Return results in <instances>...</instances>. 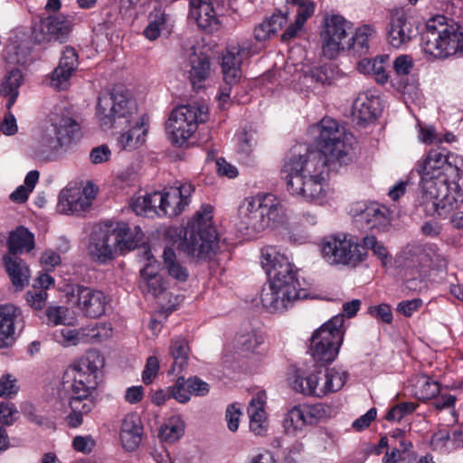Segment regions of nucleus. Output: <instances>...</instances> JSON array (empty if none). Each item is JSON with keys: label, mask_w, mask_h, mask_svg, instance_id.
<instances>
[{"label": "nucleus", "mask_w": 463, "mask_h": 463, "mask_svg": "<svg viewBox=\"0 0 463 463\" xmlns=\"http://www.w3.org/2000/svg\"><path fill=\"white\" fill-rule=\"evenodd\" d=\"M457 156L439 149H431L420 165V194L418 202L428 215L445 217L463 202L458 184L460 169Z\"/></svg>", "instance_id": "nucleus-1"}, {"label": "nucleus", "mask_w": 463, "mask_h": 463, "mask_svg": "<svg viewBox=\"0 0 463 463\" xmlns=\"http://www.w3.org/2000/svg\"><path fill=\"white\" fill-rule=\"evenodd\" d=\"M97 117L103 128H109L115 124L129 127L118 138L121 149L134 150L145 143L148 132V118L137 115V103L128 98L121 89L114 88L110 92L99 97Z\"/></svg>", "instance_id": "nucleus-2"}, {"label": "nucleus", "mask_w": 463, "mask_h": 463, "mask_svg": "<svg viewBox=\"0 0 463 463\" xmlns=\"http://www.w3.org/2000/svg\"><path fill=\"white\" fill-rule=\"evenodd\" d=\"M166 236L191 260H211L219 248L218 233L213 225V207L203 205L186 227L169 228Z\"/></svg>", "instance_id": "nucleus-3"}, {"label": "nucleus", "mask_w": 463, "mask_h": 463, "mask_svg": "<svg viewBox=\"0 0 463 463\" xmlns=\"http://www.w3.org/2000/svg\"><path fill=\"white\" fill-rule=\"evenodd\" d=\"M319 153H292L284 162L281 177L286 182L288 192L307 201H317L324 198L323 176L328 164L320 157Z\"/></svg>", "instance_id": "nucleus-4"}, {"label": "nucleus", "mask_w": 463, "mask_h": 463, "mask_svg": "<svg viewBox=\"0 0 463 463\" xmlns=\"http://www.w3.org/2000/svg\"><path fill=\"white\" fill-rule=\"evenodd\" d=\"M285 208L271 194L247 198L239 208L238 230L251 238L283 221Z\"/></svg>", "instance_id": "nucleus-5"}, {"label": "nucleus", "mask_w": 463, "mask_h": 463, "mask_svg": "<svg viewBox=\"0 0 463 463\" xmlns=\"http://www.w3.org/2000/svg\"><path fill=\"white\" fill-rule=\"evenodd\" d=\"M316 128L319 133L317 137L318 149L306 153H319V158L328 165L334 161L345 164L352 150V134L346 133L345 128L330 118L321 119Z\"/></svg>", "instance_id": "nucleus-6"}, {"label": "nucleus", "mask_w": 463, "mask_h": 463, "mask_svg": "<svg viewBox=\"0 0 463 463\" xmlns=\"http://www.w3.org/2000/svg\"><path fill=\"white\" fill-rule=\"evenodd\" d=\"M208 119V107L204 104H188L175 108L170 114L165 129L172 143L185 146L196 131L198 125Z\"/></svg>", "instance_id": "nucleus-7"}, {"label": "nucleus", "mask_w": 463, "mask_h": 463, "mask_svg": "<svg viewBox=\"0 0 463 463\" xmlns=\"http://www.w3.org/2000/svg\"><path fill=\"white\" fill-rule=\"evenodd\" d=\"M421 44L425 53L439 59L447 58L458 52V39L454 35V27L446 24V17L443 15L426 22L421 34Z\"/></svg>", "instance_id": "nucleus-8"}, {"label": "nucleus", "mask_w": 463, "mask_h": 463, "mask_svg": "<svg viewBox=\"0 0 463 463\" xmlns=\"http://www.w3.org/2000/svg\"><path fill=\"white\" fill-rule=\"evenodd\" d=\"M344 319L335 316L317 329L311 337L312 356L317 362H333L344 340Z\"/></svg>", "instance_id": "nucleus-9"}, {"label": "nucleus", "mask_w": 463, "mask_h": 463, "mask_svg": "<svg viewBox=\"0 0 463 463\" xmlns=\"http://www.w3.org/2000/svg\"><path fill=\"white\" fill-rule=\"evenodd\" d=\"M255 52L253 44L250 40H243L227 46L222 61L223 84L220 87L219 91L221 101L226 102L228 100L232 87L238 84L241 77V66L242 61Z\"/></svg>", "instance_id": "nucleus-10"}, {"label": "nucleus", "mask_w": 463, "mask_h": 463, "mask_svg": "<svg viewBox=\"0 0 463 463\" xmlns=\"http://www.w3.org/2000/svg\"><path fill=\"white\" fill-rule=\"evenodd\" d=\"M261 266L269 277V282L280 288L303 295L300 284L297 279V270L288 258L278 252L274 248L268 247L262 250Z\"/></svg>", "instance_id": "nucleus-11"}, {"label": "nucleus", "mask_w": 463, "mask_h": 463, "mask_svg": "<svg viewBox=\"0 0 463 463\" xmlns=\"http://www.w3.org/2000/svg\"><path fill=\"white\" fill-rule=\"evenodd\" d=\"M103 365V358L98 351H90L64 373L63 384L70 383L71 392H90L97 387V374Z\"/></svg>", "instance_id": "nucleus-12"}, {"label": "nucleus", "mask_w": 463, "mask_h": 463, "mask_svg": "<svg viewBox=\"0 0 463 463\" xmlns=\"http://www.w3.org/2000/svg\"><path fill=\"white\" fill-rule=\"evenodd\" d=\"M323 257L332 264L357 266L367 256L363 246L345 236H329L324 240L321 247Z\"/></svg>", "instance_id": "nucleus-13"}, {"label": "nucleus", "mask_w": 463, "mask_h": 463, "mask_svg": "<svg viewBox=\"0 0 463 463\" xmlns=\"http://www.w3.org/2000/svg\"><path fill=\"white\" fill-rule=\"evenodd\" d=\"M67 296L83 317L93 319L102 317L109 304L103 291L80 284L72 285Z\"/></svg>", "instance_id": "nucleus-14"}, {"label": "nucleus", "mask_w": 463, "mask_h": 463, "mask_svg": "<svg viewBox=\"0 0 463 463\" xmlns=\"http://www.w3.org/2000/svg\"><path fill=\"white\" fill-rule=\"evenodd\" d=\"M73 24L69 16L64 14H53L40 19L35 23L32 31V38L37 44H45L51 42L65 43Z\"/></svg>", "instance_id": "nucleus-15"}, {"label": "nucleus", "mask_w": 463, "mask_h": 463, "mask_svg": "<svg viewBox=\"0 0 463 463\" xmlns=\"http://www.w3.org/2000/svg\"><path fill=\"white\" fill-rule=\"evenodd\" d=\"M420 23L403 9H393L386 27L387 40L396 49L402 48L420 33Z\"/></svg>", "instance_id": "nucleus-16"}, {"label": "nucleus", "mask_w": 463, "mask_h": 463, "mask_svg": "<svg viewBox=\"0 0 463 463\" xmlns=\"http://www.w3.org/2000/svg\"><path fill=\"white\" fill-rule=\"evenodd\" d=\"M350 24L337 14L327 17L325 28L320 33L323 55L327 59L335 58L340 52L345 50Z\"/></svg>", "instance_id": "nucleus-17"}, {"label": "nucleus", "mask_w": 463, "mask_h": 463, "mask_svg": "<svg viewBox=\"0 0 463 463\" xmlns=\"http://www.w3.org/2000/svg\"><path fill=\"white\" fill-rule=\"evenodd\" d=\"M326 409L323 404L294 406L285 416L284 428L288 433L295 434L302 430L306 426H313L326 416Z\"/></svg>", "instance_id": "nucleus-18"}, {"label": "nucleus", "mask_w": 463, "mask_h": 463, "mask_svg": "<svg viewBox=\"0 0 463 463\" xmlns=\"http://www.w3.org/2000/svg\"><path fill=\"white\" fill-rule=\"evenodd\" d=\"M52 127L55 137H43V142L50 150H57L71 146L80 137V126L70 117L52 118Z\"/></svg>", "instance_id": "nucleus-19"}, {"label": "nucleus", "mask_w": 463, "mask_h": 463, "mask_svg": "<svg viewBox=\"0 0 463 463\" xmlns=\"http://www.w3.org/2000/svg\"><path fill=\"white\" fill-rule=\"evenodd\" d=\"M306 296L299 295L288 289L280 288L269 282L267 288H263L260 293V300L263 307L269 313H278L285 311L295 300L300 299Z\"/></svg>", "instance_id": "nucleus-20"}, {"label": "nucleus", "mask_w": 463, "mask_h": 463, "mask_svg": "<svg viewBox=\"0 0 463 463\" xmlns=\"http://www.w3.org/2000/svg\"><path fill=\"white\" fill-rule=\"evenodd\" d=\"M117 235L111 234L110 227L99 230L91 235L89 254L95 261L105 263L114 258L117 250Z\"/></svg>", "instance_id": "nucleus-21"}, {"label": "nucleus", "mask_w": 463, "mask_h": 463, "mask_svg": "<svg viewBox=\"0 0 463 463\" xmlns=\"http://www.w3.org/2000/svg\"><path fill=\"white\" fill-rule=\"evenodd\" d=\"M79 66L78 53L71 46H66L61 52L58 66L51 76V85L61 90H66L70 80Z\"/></svg>", "instance_id": "nucleus-22"}, {"label": "nucleus", "mask_w": 463, "mask_h": 463, "mask_svg": "<svg viewBox=\"0 0 463 463\" xmlns=\"http://www.w3.org/2000/svg\"><path fill=\"white\" fill-rule=\"evenodd\" d=\"M96 406L90 392L73 393L69 399L70 412L64 420L69 428H78L83 423L84 416L88 415Z\"/></svg>", "instance_id": "nucleus-23"}, {"label": "nucleus", "mask_w": 463, "mask_h": 463, "mask_svg": "<svg viewBox=\"0 0 463 463\" xmlns=\"http://www.w3.org/2000/svg\"><path fill=\"white\" fill-rule=\"evenodd\" d=\"M381 112L380 99L371 91L359 93L353 105V116L358 124L376 119Z\"/></svg>", "instance_id": "nucleus-24"}, {"label": "nucleus", "mask_w": 463, "mask_h": 463, "mask_svg": "<svg viewBox=\"0 0 463 463\" xmlns=\"http://www.w3.org/2000/svg\"><path fill=\"white\" fill-rule=\"evenodd\" d=\"M143 425L140 416L132 412L127 414L121 422L119 438L123 448L128 451L136 450L141 443Z\"/></svg>", "instance_id": "nucleus-25"}, {"label": "nucleus", "mask_w": 463, "mask_h": 463, "mask_svg": "<svg viewBox=\"0 0 463 463\" xmlns=\"http://www.w3.org/2000/svg\"><path fill=\"white\" fill-rule=\"evenodd\" d=\"M354 217L356 223L366 230H380L389 222L388 209L377 203H370Z\"/></svg>", "instance_id": "nucleus-26"}, {"label": "nucleus", "mask_w": 463, "mask_h": 463, "mask_svg": "<svg viewBox=\"0 0 463 463\" xmlns=\"http://www.w3.org/2000/svg\"><path fill=\"white\" fill-rule=\"evenodd\" d=\"M189 16L205 31L213 32L218 29L219 20L212 0H190Z\"/></svg>", "instance_id": "nucleus-27"}, {"label": "nucleus", "mask_w": 463, "mask_h": 463, "mask_svg": "<svg viewBox=\"0 0 463 463\" xmlns=\"http://www.w3.org/2000/svg\"><path fill=\"white\" fill-rule=\"evenodd\" d=\"M21 316L12 304L0 305V348L10 346L14 340V324Z\"/></svg>", "instance_id": "nucleus-28"}, {"label": "nucleus", "mask_w": 463, "mask_h": 463, "mask_svg": "<svg viewBox=\"0 0 463 463\" xmlns=\"http://www.w3.org/2000/svg\"><path fill=\"white\" fill-rule=\"evenodd\" d=\"M5 269L16 290L24 289L29 284L30 270L26 263L17 256L4 255Z\"/></svg>", "instance_id": "nucleus-29"}, {"label": "nucleus", "mask_w": 463, "mask_h": 463, "mask_svg": "<svg viewBox=\"0 0 463 463\" xmlns=\"http://www.w3.org/2000/svg\"><path fill=\"white\" fill-rule=\"evenodd\" d=\"M188 79L194 90L204 87V81L211 74V64L207 55L193 52L189 57Z\"/></svg>", "instance_id": "nucleus-30"}, {"label": "nucleus", "mask_w": 463, "mask_h": 463, "mask_svg": "<svg viewBox=\"0 0 463 463\" xmlns=\"http://www.w3.org/2000/svg\"><path fill=\"white\" fill-rule=\"evenodd\" d=\"M265 404L266 392L261 391L258 392L251 399L247 409L250 417V429L256 435H263L267 430Z\"/></svg>", "instance_id": "nucleus-31"}, {"label": "nucleus", "mask_w": 463, "mask_h": 463, "mask_svg": "<svg viewBox=\"0 0 463 463\" xmlns=\"http://www.w3.org/2000/svg\"><path fill=\"white\" fill-rule=\"evenodd\" d=\"M89 199L80 196V189H65L60 193L58 209L66 214H80L90 209Z\"/></svg>", "instance_id": "nucleus-32"}, {"label": "nucleus", "mask_w": 463, "mask_h": 463, "mask_svg": "<svg viewBox=\"0 0 463 463\" xmlns=\"http://www.w3.org/2000/svg\"><path fill=\"white\" fill-rule=\"evenodd\" d=\"M110 231L113 236L118 237L117 250L121 253L136 249L143 239V233L138 227H135L132 231L126 222L117 223L115 227H110Z\"/></svg>", "instance_id": "nucleus-33"}, {"label": "nucleus", "mask_w": 463, "mask_h": 463, "mask_svg": "<svg viewBox=\"0 0 463 463\" xmlns=\"http://www.w3.org/2000/svg\"><path fill=\"white\" fill-rule=\"evenodd\" d=\"M7 255L16 256L24 251H31L34 248V236L24 226L18 227L10 232L8 241Z\"/></svg>", "instance_id": "nucleus-34"}, {"label": "nucleus", "mask_w": 463, "mask_h": 463, "mask_svg": "<svg viewBox=\"0 0 463 463\" xmlns=\"http://www.w3.org/2000/svg\"><path fill=\"white\" fill-rule=\"evenodd\" d=\"M169 352L174 360L169 373H179L187 366L190 354L187 340L182 336L173 338L169 346Z\"/></svg>", "instance_id": "nucleus-35"}, {"label": "nucleus", "mask_w": 463, "mask_h": 463, "mask_svg": "<svg viewBox=\"0 0 463 463\" xmlns=\"http://www.w3.org/2000/svg\"><path fill=\"white\" fill-rule=\"evenodd\" d=\"M388 60V55L376 56L373 60L364 58L358 62L357 68L364 74L373 75L379 84H384L389 79L385 71V63Z\"/></svg>", "instance_id": "nucleus-36"}, {"label": "nucleus", "mask_w": 463, "mask_h": 463, "mask_svg": "<svg viewBox=\"0 0 463 463\" xmlns=\"http://www.w3.org/2000/svg\"><path fill=\"white\" fill-rule=\"evenodd\" d=\"M90 332L92 334L87 332L85 328L78 330L62 328L54 333V339L62 345H76L80 343H90L92 338L97 336L98 334L94 329H91Z\"/></svg>", "instance_id": "nucleus-37"}, {"label": "nucleus", "mask_w": 463, "mask_h": 463, "mask_svg": "<svg viewBox=\"0 0 463 463\" xmlns=\"http://www.w3.org/2000/svg\"><path fill=\"white\" fill-rule=\"evenodd\" d=\"M23 81V74L19 69L11 70L4 78L0 86V95L8 98L7 108L10 109L15 102L19 87Z\"/></svg>", "instance_id": "nucleus-38"}, {"label": "nucleus", "mask_w": 463, "mask_h": 463, "mask_svg": "<svg viewBox=\"0 0 463 463\" xmlns=\"http://www.w3.org/2000/svg\"><path fill=\"white\" fill-rule=\"evenodd\" d=\"M373 29L371 25H364L356 30L345 43V50L352 54L362 56L369 51V37L373 34Z\"/></svg>", "instance_id": "nucleus-39"}, {"label": "nucleus", "mask_w": 463, "mask_h": 463, "mask_svg": "<svg viewBox=\"0 0 463 463\" xmlns=\"http://www.w3.org/2000/svg\"><path fill=\"white\" fill-rule=\"evenodd\" d=\"M163 269L173 279L184 282L189 277L188 269L177 260L172 248H165L163 252Z\"/></svg>", "instance_id": "nucleus-40"}, {"label": "nucleus", "mask_w": 463, "mask_h": 463, "mask_svg": "<svg viewBox=\"0 0 463 463\" xmlns=\"http://www.w3.org/2000/svg\"><path fill=\"white\" fill-rule=\"evenodd\" d=\"M161 193L154 192L146 195L137 197L132 203V209L137 215L153 217L160 215L158 212V202H161Z\"/></svg>", "instance_id": "nucleus-41"}, {"label": "nucleus", "mask_w": 463, "mask_h": 463, "mask_svg": "<svg viewBox=\"0 0 463 463\" xmlns=\"http://www.w3.org/2000/svg\"><path fill=\"white\" fill-rule=\"evenodd\" d=\"M176 193L177 189L172 188L165 193H161L162 200L158 202V212L160 214L174 217L184 211L185 206Z\"/></svg>", "instance_id": "nucleus-42"}, {"label": "nucleus", "mask_w": 463, "mask_h": 463, "mask_svg": "<svg viewBox=\"0 0 463 463\" xmlns=\"http://www.w3.org/2000/svg\"><path fill=\"white\" fill-rule=\"evenodd\" d=\"M347 373H340L335 369H326L324 373V382L320 385L318 397H323L328 393L339 391L346 382Z\"/></svg>", "instance_id": "nucleus-43"}, {"label": "nucleus", "mask_w": 463, "mask_h": 463, "mask_svg": "<svg viewBox=\"0 0 463 463\" xmlns=\"http://www.w3.org/2000/svg\"><path fill=\"white\" fill-rule=\"evenodd\" d=\"M439 392V383L427 375L420 376L414 384V395L420 401L436 398Z\"/></svg>", "instance_id": "nucleus-44"}, {"label": "nucleus", "mask_w": 463, "mask_h": 463, "mask_svg": "<svg viewBox=\"0 0 463 463\" xmlns=\"http://www.w3.org/2000/svg\"><path fill=\"white\" fill-rule=\"evenodd\" d=\"M319 380V375L314 373L309 374L307 377L296 375L295 379L291 383V386L298 392L318 397V391L320 388Z\"/></svg>", "instance_id": "nucleus-45"}, {"label": "nucleus", "mask_w": 463, "mask_h": 463, "mask_svg": "<svg viewBox=\"0 0 463 463\" xmlns=\"http://www.w3.org/2000/svg\"><path fill=\"white\" fill-rule=\"evenodd\" d=\"M141 277L145 279L141 285L144 292L150 293L154 297L159 296L165 290L163 279L160 276L149 271V265L140 270Z\"/></svg>", "instance_id": "nucleus-46"}, {"label": "nucleus", "mask_w": 463, "mask_h": 463, "mask_svg": "<svg viewBox=\"0 0 463 463\" xmlns=\"http://www.w3.org/2000/svg\"><path fill=\"white\" fill-rule=\"evenodd\" d=\"M263 342V335L255 330L240 333L235 338L236 346L241 352H255Z\"/></svg>", "instance_id": "nucleus-47"}, {"label": "nucleus", "mask_w": 463, "mask_h": 463, "mask_svg": "<svg viewBox=\"0 0 463 463\" xmlns=\"http://www.w3.org/2000/svg\"><path fill=\"white\" fill-rule=\"evenodd\" d=\"M363 248L366 251V249L372 250L373 254L378 257L382 261L383 266H386L391 260V256L388 253L387 249L384 245L378 241L374 236H365L363 239Z\"/></svg>", "instance_id": "nucleus-48"}, {"label": "nucleus", "mask_w": 463, "mask_h": 463, "mask_svg": "<svg viewBox=\"0 0 463 463\" xmlns=\"http://www.w3.org/2000/svg\"><path fill=\"white\" fill-rule=\"evenodd\" d=\"M184 434L183 423L178 419H170L160 429V436L168 442L177 440Z\"/></svg>", "instance_id": "nucleus-49"}, {"label": "nucleus", "mask_w": 463, "mask_h": 463, "mask_svg": "<svg viewBox=\"0 0 463 463\" xmlns=\"http://www.w3.org/2000/svg\"><path fill=\"white\" fill-rule=\"evenodd\" d=\"M47 324L66 325L69 321V308L64 306H50L46 309Z\"/></svg>", "instance_id": "nucleus-50"}, {"label": "nucleus", "mask_w": 463, "mask_h": 463, "mask_svg": "<svg viewBox=\"0 0 463 463\" xmlns=\"http://www.w3.org/2000/svg\"><path fill=\"white\" fill-rule=\"evenodd\" d=\"M416 407L413 402H401L388 411L385 419L389 421H400L406 415L411 414Z\"/></svg>", "instance_id": "nucleus-51"}, {"label": "nucleus", "mask_w": 463, "mask_h": 463, "mask_svg": "<svg viewBox=\"0 0 463 463\" xmlns=\"http://www.w3.org/2000/svg\"><path fill=\"white\" fill-rule=\"evenodd\" d=\"M26 301L34 310H42L47 301L48 294L46 290L33 288L25 294Z\"/></svg>", "instance_id": "nucleus-52"}, {"label": "nucleus", "mask_w": 463, "mask_h": 463, "mask_svg": "<svg viewBox=\"0 0 463 463\" xmlns=\"http://www.w3.org/2000/svg\"><path fill=\"white\" fill-rule=\"evenodd\" d=\"M169 389L172 398L175 399L179 402L185 403L190 401L191 395L188 392V389L186 388L184 377H179L175 384L172 387H169Z\"/></svg>", "instance_id": "nucleus-53"}, {"label": "nucleus", "mask_w": 463, "mask_h": 463, "mask_svg": "<svg viewBox=\"0 0 463 463\" xmlns=\"http://www.w3.org/2000/svg\"><path fill=\"white\" fill-rule=\"evenodd\" d=\"M185 384L190 395L204 396L209 392V384L197 376L185 380Z\"/></svg>", "instance_id": "nucleus-54"}, {"label": "nucleus", "mask_w": 463, "mask_h": 463, "mask_svg": "<svg viewBox=\"0 0 463 463\" xmlns=\"http://www.w3.org/2000/svg\"><path fill=\"white\" fill-rule=\"evenodd\" d=\"M159 371V361L156 356H149L146 360L145 369L142 373V381L146 385L150 384L157 376Z\"/></svg>", "instance_id": "nucleus-55"}, {"label": "nucleus", "mask_w": 463, "mask_h": 463, "mask_svg": "<svg viewBox=\"0 0 463 463\" xmlns=\"http://www.w3.org/2000/svg\"><path fill=\"white\" fill-rule=\"evenodd\" d=\"M292 5L298 7L296 20L303 24L314 14L316 8L314 2L310 0H302L298 4H292Z\"/></svg>", "instance_id": "nucleus-56"}, {"label": "nucleus", "mask_w": 463, "mask_h": 463, "mask_svg": "<svg viewBox=\"0 0 463 463\" xmlns=\"http://www.w3.org/2000/svg\"><path fill=\"white\" fill-rule=\"evenodd\" d=\"M73 449L84 454L90 453L96 446V441L90 436H76L72 441Z\"/></svg>", "instance_id": "nucleus-57"}, {"label": "nucleus", "mask_w": 463, "mask_h": 463, "mask_svg": "<svg viewBox=\"0 0 463 463\" xmlns=\"http://www.w3.org/2000/svg\"><path fill=\"white\" fill-rule=\"evenodd\" d=\"M413 68V61L409 55H400L393 62V69L397 75L405 76L410 74Z\"/></svg>", "instance_id": "nucleus-58"}, {"label": "nucleus", "mask_w": 463, "mask_h": 463, "mask_svg": "<svg viewBox=\"0 0 463 463\" xmlns=\"http://www.w3.org/2000/svg\"><path fill=\"white\" fill-rule=\"evenodd\" d=\"M369 314L374 318L380 319L387 324H390L392 321L391 307L386 304H381L376 307H370Z\"/></svg>", "instance_id": "nucleus-59"}, {"label": "nucleus", "mask_w": 463, "mask_h": 463, "mask_svg": "<svg viewBox=\"0 0 463 463\" xmlns=\"http://www.w3.org/2000/svg\"><path fill=\"white\" fill-rule=\"evenodd\" d=\"M111 151L106 145H101L91 149L90 159L92 164H102L110 158Z\"/></svg>", "instance_id": "nucleus-60"}, {"label": "nucleus", "mask_w": 463, "mask_h": 463, "mask_svg": "<svg viewBox=\"0 0 463 463\" xmlns=\"http://www.w3.org/2000/svg\"><path fill=\"white\" fill-rule=\"evenodd\" d=\"M18 391L16 380L11 375H4L0 378V397L15 394Z\"/></svg>", "instance_id": "nucleus-61"}, {"label": "nucleus", "mask_w": 463, "mask_h": 463, "mask_svg": "<svg viewBox=\"0 0 463 463\" xmlns=\"http://www.w3.org/2000/svg\"><path fill=\"white\" fill-rule=\"evenodd\" d=\"M422 305L420 298H414L411 300L402 301L398 304L397 311L405 317H411L412 313L418 310Z\"/></svg>", "instance_id": "nucleus-62"}, {"label": "nucleus", "mask_w": 463, "mask_h": 463, "mask_svg": "<svg viewBox=\"0 0 463 463\" xmlns=\"http://www.w3.org/2000/svg\"><path fill=\"white\" fill-rule=\"evenodd\" d=\"M217 173L222 176L234 178L238 175V169L229 164L224 158H219L216 161Z\"/></svg>", "instance_id": "nucleus-63"}, {"label": "nucleus", "mask_w": 463, "mask_h": 463, "mask_svg": "<svg viewBox=\"0 0 463 463\" xmlns=\"http://www.w3.org/2000/svg\"><path fill=\"white\" fill-rule=\"evenodd\" d=\"M241 411L234 404L229 405L226 410V420L231 431H236L239 428Z\"/></svg>", "instance_id": "nucleus-64"}]
</instances>
